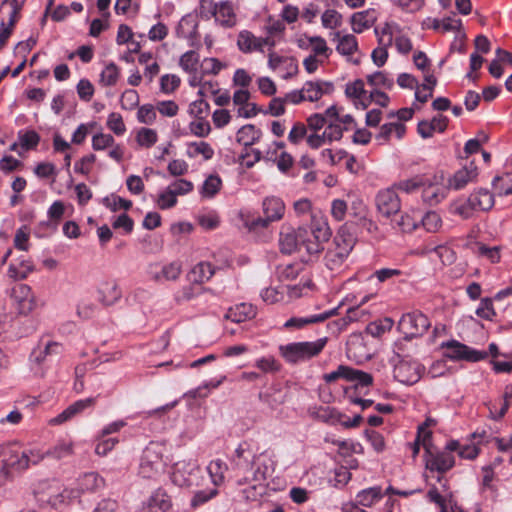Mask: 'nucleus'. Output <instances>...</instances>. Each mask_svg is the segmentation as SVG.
I'll return each instance as SVG.
<instances>
[{"label":"nucleus","instance_id":"obj_1","mask_svg":"<svg viewBox=\"0 0 512 512\" xmlns=\"http://www.w3.org/2000/svg\"><path fill=\"white\" fill-rule=\"evenodd\" d=\"M356 238L347 226H342L325 254V265L328 269L339 270L350 255Z\"/></svg>","mask_w":512,"mask_h":512},{"label":"nucleus","instance_id":"obj_2","mask_svg":"<svg viewBox=\"0 0 512 512\" xmlns=\"http://www.w3.org/2000/svg\"><path fill=\"white\" fill-rule=\"evenodd\" d=\"M327 344V338L315 341L291 342L278 347L279 355L286 363L296 365L318 356Z\"/></svg>","mask_w":512,"mask_h":512},{"label":"nucleus","instance_id":"obj_3","mask_svg":"<svg viewBox=\"0 0 512 512\" xmlns=\"http://www.w3.org/2000/svg\"><path fill=\"white\" fill-rule=\"evenodd\" d=\"M0 457V483L12 478L14 472L27 469V460H25L27 455L24 453V449L16 444L1 447Z\"/></svg>","mask_w":512,"mask_h":512},{"label":"nucleus","instance_id":"obj_4","mask_svg":"<svg viewBox=\"0 0 512 512\" xmlns=\"http://www.w3.org/2000/svg\"><path fill=\"white\" fill-rule=\"evenodd\" d=\"M331 235L330 228L326 221H317L312 224L311 231H301L299 251L305 250L309 255H316L323 249V242Z\"/></svg>","mask_w":512,"mask_h":512},{"label":"nucleus","instance_id":"obj_5","mask_svg":"<svg viewBox=\"0 0 512 512\" xmlns=\"http://www.w3.org/2000/svg\"><path fill=\"white\" fill-rule=\"evenodd\" d=\"M164 470V462L159 448L155 444L147 446L141 456L139 474L143 478L151 479Z\"/></svg>","mask_w":512,"mask_h":512},{"label":"nucleus","instance_id":"obj_6","mask_svg":"<svg viewBox=\"0 0 512 512\" xmlns=\"http://www.w3.org/2000/svg\"><path fill=\"white\" fill-rule=\"evenodd\" d=\"M428 317L420 311L404 314L399 323V330L407 337L416 338L422 336L430 327Z\"/></svg>","mask_w":512,"mask_h":512},{"label":"nucleus","instance_id":"obj_7","mask_svg":"<svg viewBox=\"0 0 512 512\" xmlns=\"http://www.w3.org/2000/svg\"><path fill=\"white\" fill-rule=\"evenodd\" d=\"M424 371L425 367L417 360L400 359L394 365L393 375L398 382L413 385L421 379Z\"/></svg>","mask_w":512,"mask_h":512},{"label":"nucleus","instance_id":"obj_8","mask_svg":"<svg viewBox=\"0 0 512 512\" xmlns=\"http://www.w3.org/2000/svg\"><path fill=\"white\" fill-rule=\"evenodd\" d=\"M441 347L446 349L445 356L451 360L477 362L487 357L486 352L473 349L457 340L444 342Z\"/></svg>","mask_w":512,"mask_h":512},{"label":"nucleus","instance_id":"obj_9","mask_svg":"<svg viewBox=\"0 0 512 512\" xmlns=\"http://www.w3.org/2000/svg\"><path fill=\"white\" fill-rule=\"evenodd\" d=\"M378 213L385 218L396 215L401 210V200L394 187L380 190L375 197Z\"/></svg>","mask_w":512,"mask_h":512},{"label":"nucleus","instance_id":"obj_10","mask_svg":"<svg viewBox=\"0 0 512 512\" xmlns=\"http://www.w3.org/2000/svg\"><path fill=\"white\" fill-rule=\"evenodd\" d=\"M494 205V196L486 189H480L472 193L465 204L457 208V212L469 217L472 210L488 211Z\"/></svg>","mask_w":512,"mask_h":512},{"label":"nucleus","instance_id":"obj_11","mask_svg":"<svg viewBox=\"0 0 512 512\" xmlns=\"http://www.w3.org/2000/svg\"><path fill=\"white\" fill-rule=\"evenodd\" d=\"M237 48L244 54L264 52V46H274V41L269 37H257L249 30H241L237 35Z\"/></svg>","mask_w":512,"mask_h":512},{"label":"nucleus","instance_id":"obj_12","mask_svg":"<svg viewBox=\"0 0 512 512\" xmlns=\"http://www.w3.org/2000/svg\"><path fill=\"white\" fill-rule=\"evenodd\" d=\"M455 465V458L453 454L447 451H431L426 450L425 467L430 472H437L444 474L451 470Z\"/></svg>","mask_w":512,"mask_h":512},{"label":"nucleus","instance_id":"obj_13","mask_svg":"<svg viewBox=\"0 0 512 512\" xmlns=\"http://www.w3.org/2000/svg\"><path fill=\"white\" fill-rule=\"evenodd\" d=\"M11 298L13 299L20 314L26 315L36 306L35 297L30 286L27 284L19 283L13 286Z\"/></svg>","mask_w":512,"mask_h":512},{"label":"nucleus","instance_id":"obj_14","mask_svg":"<svg viewBox=\"0 0 512 512\" xmlns=\"http://www.w3.org/2000/svg\"><path fill=\"white\" fill-rule=\"evenodd\" d=\"M262 209L264 218L260 219L262 226H267L270 222L279 221L285 214V203L277 196H267L263 199Z\"/></svg>","mask_w":512,"mask_h":512},{"label":"nucleus","instance_id":"obj_15","mask_svg":"<svg viewBox=\"0 0 512 512\" xmlns=\"http://www.w3.org/2000/svg\"><path fill=\"white\" fill-rule=\"evenodd\" d=\"M96 397H89L86 399L77 400L71 405H69L65 410H63L57 416L51 418L49 420L50 425H61L65 422L70 421L78 414L82 413L85 409L91 408L96 403Z\"/></svg>","mask_w":512,"mask_h":512},{"label":"nucleus","instance_id":"obj_16","mask_svg":"<svg viewBox=\"0 0 512 512\" xmlns=\"http://www.w3.org/2000/svg\"><path fill=\"white\" fill-rule=\"evenodd\" d=\"M96 397H89L86 399L77 400L71 405H69L65 410H63L57 416L51 418L49 420L50 425H61L65 422L70 421L78 414L82 413L85 409L91 408L96 403Z\"/></svg>","mask_w":512,"mask_h":512},{"label":"nucleus","instance_id":"obj_17","mask_svg":"<svg viewBox=\"0 0 512 512\" xmlns=\"http://www.w3.org/2000/svg\"><path fill=\"white\" fill-rule=\"evenodd\" d=\"M96 397H89L86 399L77 400L71 405H69L65 410H63L57 416L51 418L49 420L50 425H61L65 422L70 421L78 414L82 413L85 409L91 408L96 403Z\"/></svg>","mask_w":512,"mask_h":512},{"label":"nucleus","instance_id":"obj_18","mask_svg":"<svg viewBox=\"0 0 512 512\" xmlns=\"http://www.w3.org/2000/svg\"><path fill=\"white\" fill-rule=\"evenodd\" d=\"M421 189L422 199L429 205L440 203L447 195V187L439 182L436 176L433 180L425 176V183Z\"/></svg>","mask_w":512,"mask_h":512},{"label":"nucleus","instance_id":"obj_19","mask_svg":"<svg viewBox=\"0 0 512 512\" xmlns=\"http://www.w3.org/2000/svg\"><path fill=\"white\" fill-rule=\"evenodd\" d=\"M78 497V493L74 490H68L61 488L60 486L49 488L48 493H43L39 500L42 503L50 505L52 508L58 509L62 505L66 504L70 499Z\"/></svg>","mask_w":512,"mask_h":512},{"label":"nucleus","instance_id":"obj_20","mask_svg":"<svg viewBox=\"0 0 512 512\" xmlns=\"http://www.w3.org/2000/svg\"><path fill=\"white\" fill-rule=\"evenodd\" d=\"M301 89L304 101L314 102L324 95H330L334 91V85L323 80L307 81Z\"/></svg>","mask_w":512,"mask_h":512},{"label":"nucleus","instance_id":"obj_21","mask_svg":"<svg viewBox=\"0 0 512 512\" xmlns=\"http://www.w3.org/2000/svg\"><path fill=\"white\" fill-rule=\"evenodd\" d=\"M302 229L295 230L290 226H282L279 234V248L284 254H292L299 251Z\"/></svg>","mask_w":512,"mask_h":512},{"label":"nucleus","instance_id":"obj_22","mask_svg":"<svg viewBox=\"0 0 512 512\" xmlns=\"http://www.w3.org/2000/svg\"><path fill=\"white\" fill-rule=\"evenodd\" d=\"M478 176L477 166L471 162L462 169L456 171L449 179V187L454 190H460L466 187L469 183L474 182Z\"/></svg>","mask_w":512,"mask_h":512},{"label":"nucleus","instance_id":"obj_23","mask_svg":"<svg viewBox=\"0 0 512 512\" xmlns=\"http://www.w3.org/2000/svg\"><path fill=\"white\" fill-rule=\"evenodd\" d=\"M448 118L438 114L432 120H423L418 123L417 131L422 138H430L435 132L442 133L446 130Z\"/></svg>","mask_w":512,"mask_h":512},{"label":"nucleus","instance_id":"obj_24","mask_svg":"<svg viewBox=\"0 0 512 512\" xmlns=\"http://www.w3.org/2000/svg\"><path fill=\"white\" fill-rule=\"evenodd\" d=\"M308 412L312 418L330 425H337L342 422V418H346L338 410L329 406L310 407Z\"/></svg>","mask_w":512,"mask_h":512},{"label":"nucleus","instance_id":"obj_25","mask_svg":"<svg viewBox=\"0 0 512 512\" xmlns=\"http://www.w3.org/2000/svg\"><path fill=\"white\" fill-rule=\"evenodd\" d=\"M215 21L225 28H232L237 23V16L233 3L229 0L218 2L217 13L214 15Z\"/></svg>","mask_w":512,"mask_h":512},{"label":"nucleus","instance_id":"obj_26","mask_svg":"<svg viewBox=\"0 0 512 512\" xmlns=\"http://www.w3.org/2000/svg\"><path fill=\"white\" fill-rule=\"evenodd\" d=\"M62 352V345L58 342L47 341L46 343H41L36 349L31 353V359L38 364H41L51 358L53 356H57Z\"/></svg>","mask_w":512,"mask_h":512},{"label":"nucleus","instance_id":"obj_27","mask_svg":"<svg viewBox=\"0 0 512 512\" xmlns=\"http://www.w3.org/2000/svg\"><path fill=\"white\" fill-rule=\"evenodd\" d=\"M335 314L336 309H331L329 311H325L320 314L310 315L307 317H292L285 322L284 327L300 329L309 324L323 322Z\"/></svg>","mask_w":512,"mask_h":512},{"label":"nucleus","instance_id":"obj_28","mask_svg":"<svg viewBox=\"0 0 512 512\" xmlns=\"http://www.w3.org/2000/svg\"><path fill=\"white\" fill-rule=\"evenodd\" d=\"M384 497L380 486H373L359 491L355 496V501L361 507H372L379 503Z\"/></svg>","mask_w":512,"mask_h":512},{"label":"nucleus","instance_id":"obj_29","mask_svg":"<svg viewBox=\"0 0 512 512\" xmlns=\"http://www.w3.org/2000/svg\"><path fill=\"white\" fill-rule=\"evenodd\" d=\"M261 136L262 131L260 129L253 124H246L237 131L236 141L245 147H249L257 143Z\"/></svg>","mask_w":512,"mask_h":512},{"label":"nucleus","instance_id":"obj_30","mask_svg":"<svg viewBox=\"0 0 512 512\" xmlns=\"http://www.w3.org/2000/svg\"><path fill=\"white\" fill-rule=\"evenodd\" d=\"M334 39H337L336 51L343 56L350 57L358 50L357 38L352 34L342 36L336 32Z\"/></svg>","mask_w":512,"mask_h":512},{"label":"nucleus","instance_id":"obj_31","mask_svg":"<svg viewBox=\"0 0 512 512\" xmlns=\"http://www.w3.org/2000/svg\"><path fill=\"white\" fill-rule=\"evenodd\" d=\"M255 459V454L251 449V445L244 441L241 442L235 450L234 463L240 469L250 467Z\"/></svg>","mask_w":512,"mask_h":512},{"label":"nucleus","instance_id":"obj_32","mask_svg":"<svg viewBox=\"0 0 512 512\" xmlns=\"http://www.w3.org/2000/svg\"><path fill=\"white\" fill-rule=\"evenodd\" d=\"M74 452V443L70 439H59L57 442L46 450L48 457L61 460L71 456Z\"/></svg>","mask_w":512,"mask_h":512},{"label":"nucleus","instance_id":"obj_33","mask_svg":"<svg viewBox=\"0 0 512 512\" xmlns=\"http://www.w3.org/2000/svg\"><path fill=\"white\" fill-rule=\"evenodd\" d=\"M256 315V310L252 304L240 303L234 308H230L226 317L236 323L244 322L253 318Z\"/></svg>","mask_w":512,"mask_h":512},{"label":"nucleus","instance_id":"obj_34","mask_svg":"<svg viewBox=\"0 0 512 512\" xmlns=\"http://www.w3.org/2000/svg\"><path fill=\"white\" fill-rule=\"evenodd\" d=\"M98 299L105 306L114 305L121 298V291L116 283H105L98 290Z\"/></svg>","mask_w":512,"mask_h":512},{"label":"nucleus","instance_id":"obj_35","mask_svg":"<svg viewBox=\"0 0 512 512\" xmlns=\"http://www.w3.org/2000/svg\"><path fill=\"white\" fill-rule=\"evenodd\" d=\"M284 288L285 294L288 295L289 299H297L308 295L313 290L314 284L310 277H302L299 283L287 285Z\"/></svg>","mask_w":512,"mask_h":512},{"label":"nucleus","instance_id":"obj_36","mask_svg":"<svg viewBox=\"0 0 512 512\" xmlns=\"http://www.w3.org/2000/svg\"><path fill=\"white\" fill-rule=\"evenodd\" d=\"M214 272L209 262H200L191 269L189 278L194 283H204L214 275Z\"/></svg>","mask_w":512,"mask_h":512},{"label":"nucleus","instance_id":"obj_37","mask_svg":"<svg viewBox=\"0 0 512 512\" xmlns=\"http://www.w3.org/2000/svg\"><path fill=\"white\" fill-rule=\"evenodd\" d=\"M228 470L227 464L222 461L221 459H215L212 460L208 466L207 471L210 475L211 481L213 485L219 486L221 485L225 480V473Z\"/></svg>","mask_w":512,"mask_h":512},{"label":"nucleus","instance_id":"obj_38","mask_svg":"<svg viewBox=\"0 0 512 512\" xmlns=\"http://www.w3.org/2000/svg\"><path fill=\"white\" fill-rule=\"evenodd\" d=\"M34 269L30 260L21 259L18 264H10L7 274L13 280L25 279Z\"/></svg>","mask_w":512,"mask_h":512},{"label":"nucleus","instance_id":"obj_39","mask_svg":"<svg viewBox=\"0 0 512 512\" xmlns=\"http://www.w3.org/2000/svg\"><path fill=\"white\" fill-rule=\"evenodd\" d=\"M185 468H187V470L189 471V476L193 472L199 471V468L196 463H188L187 465L185 463H177L175 465V470L172 474V480L175 484L179 486H190L192 484V480L190 479V477H185L182 474V470H184Z\"/></svg>","mask_w":512,"mask_h":512},{"label":"nucleus","instance_id":"obj_40","mask_svg":"<svg viewBox=\"0 0 512 512\" xmlns=\"http://www.w3.org/2000/svg\"><path fill=\"white\" fill-rule=\"evenodd\" d=\"M375 21V18L370 15L369 11L357 12L351 17L352 30L355 33H362L364 30L369 29Z\"/></svg>","mask_w":512,"mask_h":512},{"label":"nucleus","instance_id":"obj_41","mask_svg":"<svg viewBox=\"0 0 512 512\" xmlns=\"http://www.w3.org/2000/svg\"><path fill=\"white\" fill-rule=\"evenodd\" d=\"M222 187V180L219 175L217 174H211L209 175L204 183L202 184V187L200 189V194L203 198H213L221 189Z\"/></svg>","mask_w":512,"mask_h":512},{"label":"nucleus","instance_id":"obj_42","mask_svg":"<svg viewBox=\"0 0 512 512\" xmlns=\"http://www.w3.org/2000/svg\"><path fill=\"white\" fill-rule=\"evenodd\" d=\"M103 480L96 473L89 472L82 475L77 481V492L93 491L97 489Z\"/></svg>","mask_w":512,"mask_h":512},{"label":"nucleus","instance_id":"obj_43","mask_svg":"<svg viewBox=\"0 0 512 512\" xmlns=\"http://www.w3.org/2000/svg\"><path fill=\"white\" fill-rule=\"evenodd\" d=\"M412 339L404 335V337L394 343V354L400 359H410L415 353L416 347L412 343Z\"/></svg>","mask_w":512,"mask_h":512},{"label":"nucleus","instance_id":"obj_44","mask_svg":"<svg viewBox=\"0 0 512 512\" xmlns=\"http://www.w3.org/2000/svg\"><path fill=\"white\" fill-rule=\"evenodd\" d=\"M283 64H288V66L291 68V72H297L298 65L294 58L287 57V56H280L277 53L271 51L268 54V67L275 71L278 69H281Z\"/></svg>","mask_w":512,"mask_h":512},{"label":"nucleus","instance_id":"obj_45","mask_svg":"<svg viewBox=\"0 0 512 512\" xmlns=\"http://www.w3.org/2000/svg\"><path fill=\"white\" fill-rule=\"evenodd\" d=\"M326 116L337 121L344 131L352 130L355 127L354 118L350 114L340 115L337 106L332 105L326 109Z\"/></svg>","mask_w":512,"mask_h":512},{"label":"nucleus","instance_id":"obj_46","mask_svg":"<svg viewBox=\"0 0 512 512\" xmlns=\"http://www.w3.org/2000/svg\"><path fill=\"white\" fill-rule=\"evenodd\" d=\"M187 155L190 158H195L198 155H202L205 160H209L214 155V150L207 142H191L188 144Z\"/></svg>","mask_w":512,"mask_h":512},{"label":"nucleus","instance_id":"obj_47","mask_svg":"<svg viewBox=\"0 0 512 512\" xmlns=\"http://www.w3.org/2000/svg\"><path fill=\"white\" fill-rule=\"evenodd\" d=\"M425 183L424 175H416L410 179L400 180L393 185L394 189H398L407 194L413 193L420 189Z\"/></svg>","mask_w":512,"mask_h":512},{"label":"nucleus","instance_id":"obj_48","mask_svg":"<svg viewBox=\"0 0 512 512\" xmlns=\"http://www.w3.org/2000/svg\"><path fill=\"white\" fill-rule=\"evenodd\" d=\"M120 77L119 67L113 63H108L100 74V84L103 86H114L116 85Z\"/></svg>","mask_w":512,"mask_h":512},{"label":"nucleus","instance_id":"obj_49","mask_svg":"<svg viewBox=\"0 0 512 512\" xmlns=\"http://www.w3.org/2000/svg\"><path fill=\"white\" fill-rule=\"evenodd\" d=\"M367 82L370 86L376 88L383 87L385 89H392L394 86V80L387 73L383 71H377L367 76Z\"/></svg>","mask_w":512,"mask_h":512},{"label":"nucleus","instance_id":"obj_50","mask_svg":"<svg viewBox=\"0 0 512 512\" xmlns=\"http://www.w3.org/2000/svg\"><path fill=\"white\" fill-rule=\"evenodd\" d=\"M199 64V54L190 50L185 52L179 60L180 67L187 73H196Z\"/></svg>","mask_w":512,"mask_h":512},{"label":"nucleus","instance_id":"obj_51","mask_svg":"<svg viewBox=\"0 0 512 512\" xmlns=\"http://www.w3.org/2000/svg\"><path fill=\"white\" fill-rule=\"evenodd\" d=\"M18 140L23 149L31 150L38 145L40 136L34 130H20L18 132Z\"/></svg>","mask_w":512,"mask_h":512},{"label":"nucleus","instance_id":"obj_52","mask_svg":"<svg viewBox=\"0 0 512 512\" xmlns=\"http://www.w3.org/2000/svg\"><path fill=\"white\" fill-rule=\"evenodd\" d=\"M254 366L263 373H277L282 367L280 362L271 355L256 359Z\"/></svg>","mask_w":512,"mask_h":512},{"label":"nucleus","instance_id":"obj_53","mask_svg":"<svg viewBox=\"0 0 512 512\" xmlns=\"http://www.w3.org/2000/svg\"><path fill=\"white\" fill-rule=\"evenodd\" d=\"M347 380L354 382L356 389L358 387H368L373 383V377L371 374L359 369H354L352 367L350 369L349 377H347Z\"/></svg>","mask_w":512,"mask_h":512},{"label":"nucleus","instance_id":"obj_54","mask_svg":"<svg viewBox=\"0 0 512 512\" xmlns=\"http://www.w3.org/2000/svg\"><path fill=\"white\" fill-rule=\"evenodd\" d=\"M261 298L268 304L283 301L285 298V288L283 285L265 288L261 291Z\"/></svg>","mask_w":512,"mask_h":512},{"label":"nucleus","instance_id":"obj_55","mask_svg":"<svg viewBox=\"0 0 512 512\" xmlns=\"http://www.w3.org/2000/svg\"><path fill=\"white\" fill-rule=\"evenodd\" d=\"M218 494L217 488L214 486L213 488H208L205 490H198L194 493L190 505L193 508L200 507L216 497Z\"/></svg>","mask_w":512,"mask_h":512},{"label":"nucleus","instance_id":"obj_56","mask_svg":"<svg viewBox=\"0 0 512 512\" xmlns=\"http://www.w3.org/2000/svg\"><path fill=\"white\" fill-rule=\"evenodd\" d=\"M345 94L348 98L356 99L362 102L366 95L363 80L357 79L353 82L347 83Z\"/></svg>","mask_w":512,"mask_h":512},{"label":"nucleus","instance_id":"obj_57","mask_svg":"<svg viewBox=\"0 0 512 512\" xmlns=\"http://www.w3.org/2000/svg\"><path fill=\"white\" fill-rule=\"evenodd\" d=\"M157 107L151 104H144L138 108L137 120L140 123L151 125L155 122L157 114Z\"/></svg>","mask_w":512,"mask_h":512},{"label":"nucleus","instance_id":"obj_58","mask_svg":"<svg viewBox=\"0 0 512 512\" xmlns=\"http://www.w3.org/2000/svg\"><path fill=\"white\" fill-rule=\"evenodd\" d=\"M119 442L118 438L116 437H110V438H101L100 433H98L97 436V443L95 446V453L99 456H105L110 451L113 450V448L116 446V444Z\"/></svg>","mask_w":512,"mask_h":512},{"label":"nucleus","instance_id":"obj_59","mask_svg":"<svg viewBox=\"0 0 512 512\" xmlns=\"http://www.w3.org/2000/svg\"><path fill=\"white\" fill-rule=\"evenodd\" d=\"M157 139L156 131L150 128H141L136 136L137 143L146 148L153 146Z\"/></svg>","mask_w":512,"mask_h":512},{"label":"nucleus","instance_id":"obj_60","mask_svg":"<svg viewBox=\"0 0 512 512\" xmlns=\"http://www.w3.org/2000/svg\"><path fill=\"white\" fill-rule=\"evenodd\" d=\"M309 43L315 56H325L328 58L332 50L327 46L326 40L321 36H313L309 38Z\"/></svg>","mask_w":512,"mask_h":512},{"label":"nucleus","instance_id":"obj_61","mask_svg":"<svg viewBox=\"0 0 512 512\" xmlns=\"http://www.w3.org/2000/svg\"><path fill=\"white\" fill-rule=\"evenodd\" d=\"M107 127L117 136H121L126 132V126L123 118L119 113L112 112L107 119Z\"/></svg>","mask_w":512,"mask_h":512},{"label":"nucleus","instance_id":"obj_62","mask_svg":"<svg viewBox=\"0 0 512 512\" xmlns=\"http://www.w3.org/2000/svg\"><path fill=\"white\" fill-rule=\"evenodd\" d=\"M476 315L485 320H493L496 316V312L491 298L481 299L479 306L476 309Z\"/></svg>","mask_w":512,"mask_h":512},{"label":"nucleus","instance_id":"obj_63","mask_svg":"<svg viewBox=\"0 0 512 512\" xmlns=\"http://www.w3.org/2000/svg\"><path fill=\"white\" fill-rule=\"evenodd\" d=\"M422 225L426 231L436 232L442 226V219L438 213L430 211L423 216Z\"/></svg>","mask_w":512,"mask_h":512},{"label":"nucleus","instance_id":"obj_64","mask_svg":"<svg viewBox=\"0 0 512 512\" xmlns=\"http://www.w3.org/2000/svg\"><path fill=\"white\" fill-rule=\"evenodd\" d=\"M343 132L344 130L337 121L329 119L327 127L323 132V137H326L328 142L337 141L342 138Z\"/></svg>","mask_w":512,"mask_h":512}]
</instances>
